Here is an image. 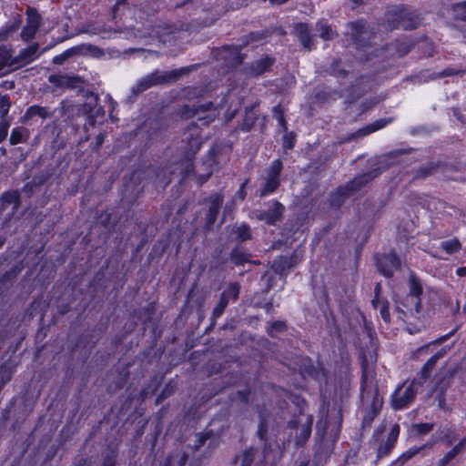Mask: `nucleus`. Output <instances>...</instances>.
<instances>
[{"instance_id": "56", "label": "nucleus", "mask_w": 466, "mask_h": 466, "mask_svg": "<svg viewBox=\"0 0 466 466\" xmlns=\"http://www.w3.org/2000/svg\"><path fill=\"white\" fill-rule=\"evenodd\" d=\"M11 102L7 95L0 96V115L1 117H5L10 109Z\"/></svg>"}, {"instance_id": "21", "label": "nucleus", "mask_w": 466, "mask_h": 466, "mask_svg": "<svg viewBox=\"0 0 466 466\" xmlns=\"http://www.w3.org/2000/svg\"><path fill=\"white\" fill-rule=\"evenodd\" d=\"M195 124L192 125V127H189V136L187 137V147H186V156L195 157V155L198 152L202 145V138L200 136V131L194 135L193 131L195 130Z\"/></svg>"}, {"instance_id": "55", "label": "nucleus", "mask_w": 466, "mask_h": 466, "mask_svg": "<svg viewBox=\"0 0 466 466\" xmlns=\"http://www.w3.org/2000/svg\"><path fill=\"white\" fill-rule=\"evenodd\" d=\"M433 426V423H416L412 425V429L417 434L423 435L431 431Z\"/></svg>"}, {"instance_id": "6", "label": "nucleus", "mask_w": 466, "mask_h": 466, "mask_svg": "<svg viewBox=\"0 0 466 466\" xmlns=\"http://www.w3.org/2000/svg\"><path fill=\"white\" fill-rule=\"evenodd\" d=\"M313 416H297L290 420L287 427L289 430L295 431V445L302 447L309 439L312 431Z\"/></svg>"}, {"instance_id": "62", "label": "nucleus", "mask_w": 466, "mask_h": 466, "mask_svg": "<svg viewBox=\"0 0 466 466\" xmlns=\"http://www.w3.org/2000/svg\"><path fill=\"white\" fill-rule=\"evenodd\" d=\"M223 147L219 145H215L211 147L208 150V157L213 163H216V157L221 153Z\"/></svg>"}, {"instance_id": "43", "label": "nucleus", "mask_w": 466, "mask_h": 466, "mask_svg": "<svg viewBox=\"0 0 466 466\" xmlns=\"http://www.w3.org/2000/svg\"><path fill=\"white\" fill-rule=\"evenodd\" d=\"M317 30L319 33V37L326 41L331 40L337 35L336 32L331 29V27L328 25L327 22H318Z\"/></svg>"}, {"instance_id": "36", "label": "nucleus", "mask_w": 466, "mask_h": 466, "mask_svg": "<svg viewBox=\"0 0 466 466\" xmlns=\"http://www.w3.org/2000/svg\"><path fill=\"white\" fill-rule=\"evenodd\" d=\"M249 258L250 254L239 248H235L230 252V260L236 266H240L245 263L251 262Z\"/></svg>"}, {"instance_id": "4", "label": "nucleus", "mask_w": 466, "mask_h": 466, "mask_svg": "<svg viewBox=\"0 0 466 466\" xmlns=\"http://www.w3.org/2000/svg\"><path fill=\"white\" fill-rule=\"evenodd\" d=\"M386 22L390 30H412L420 25V18L414 9L401 5L387 12Z\"/></svg>"}, {"instance_id": "37", "label": "nucleus", "mask_w": 466, "mask_h": 466, "mask_svg": "<svg viewBox=\"0 0 466 466\" xmlns=\"http://www.w3.org/2000/svg\"><path fill=\"white\" fill-rule=\"evenodd\" d=\"M177 384L175 381V380H170L167 382L163 390L160 391V393L157 395L155 404L159 405L162 403L166 399L172 396L176 390H177Z\"/></svg>"}, {"instance_id": "22", "label": "nucleus", "mask_w": 466, "mask_h": 466, "mask_svg": "<svg viewBox=\"0 0 466 466\" xmlns=\"http://www.w3.org/2000/svg\"><path fill=\"white\" fill-rule=\"evenodd\" d=\"M275 62V59L272 57H269L268 56H263L259 58L258 60L253 62L249 67L248 71L251 75L254 76H260L264 74L265 72H268L270 70L271 66H273Z\"/></svg>"}, {"instance_id": "17", "label": "nucleus", "mask_w": 466, "mask_h": 466, "mask_svg": "<svg viewBox=\"0 0 466 466\" xmlns=\"http://www.w3.org/2000/svg\"><path fill=\"white\" fill-rule=\"evenodd\" d=\"M258 456V449L249 447L232 459L234 466H251Z\"/></svg>"}, {"instance_id": "39", "label": "nucleus", "mask_w": 466, "mask_h": 466, "mask_svg": "<svg viewBox=\"0 0 466 466\" xmlns=\"http://www.w3.org/2000/svg\"><path fill=\"white\" fill-rule=\"evenodd\" d=\"M439 167H440L439 163H434V162L427 163L426 165L420 167L416 170L414 178L415 179L425 178L429 176H431L437 171Z\"/></svg>"}, {"instance_id": "13", "label": "nucleus", "mask_w": 466, "mask_h": 466, "mask_svg": "<svg viewBox=\"0 0 466 466\" xmlns=\"http://www.w3.org/2000/svg\"><path fill=\"white\" fill-rule=\"evenodd\" d=\"M21 195L20 191L6 190L0 195V213H3L9 206H13V212H15L21 206Z\"/></svg>"}, {"instance_id": "15", "label": "nucleus", "mask_w": 466, "mask_h": 466, "mask_svg": "<svg viewBox=\"0 0 466 466\" xmlns=\"http://www.w3.org/2000/svg\"><path fill=\"white\" fill-rule=\"evenodd\" d=\"M223 201L224 196L221 193H216L209 197L208 214L206 218V231L208 230V228L213 225L216 221Z\"/></svg>"}, {"instance_id": "61", "label": "nucleus", "mask_w": 466, "mask_h": 466, "mask_svg": "<svg viewBox=\"0 0 466 466\" xmlns=\"http://www.w3.org/2000/svg\"><path fill=\"white\" fill-rule=\"evenodd\" d=\"M380 314L381 319L386 323H390V310H389V302L387 300H382V305L380 309Z\"/></svg>"}, {"instance_id": "40", "label": "nucleus", "mask_w": 466, "mask_h": 466, "mask_svg": "<svg viewBox=\"0 0 466 466\" xmlns=\"http://www.w3.org/2000/svg\"><path fill=\"white\" fill-rule=\"evenodd\" d=\"M39 23H40V16L38 14H35V25H25L21 31V38L26 42L32 40L35 37L36 31L39 27Z\"/></svg>"}, {"instance_id": "47", "label": "nucleus", "mask_w": 466, "mask_h": 466, "mask_svg": "<svg viewBox=\"0 0 466 466\" xmlns=\"http://www.w3.org/2000/svg\"><path fill=\"white\" fill-rule=\"evenodd\" d=\"M329 425V421L328 420V416L324 419H320L317 422L316 426V437L319 439L320 442L325 440V436L327 434V430Z\"/></svg>"}, {"instance_id": "45", "label": "nucleus", "mask_w": 466, "mask_h": 466, "mask_svg": "<svg viewBox=\"0 0 466 466\" xmlns=\"http://www.w3.org/2000/svg\"><path fill=\"white\" fill-rule=\"evenodd\" d=\"M15 64L13 58L12 50L5 46H0V71L7 66Z\"/></svg>"}, {"instance_id": "59", "label": "nucleus", "mask_w": 466, "mask_h": 466, "mask_svg": "<svg viewBox=\"0 0 466 466\" xmlns=\"http://www.w3.org/2000/svg\"><path fill=\"white\" fill-rule=\"evenodd\" d=\"M74 54L73 49L69 48L64 51L62 54L54 56L53 63L56 65L63 64L68 57Z\"/></svg>"}, {"instance_id": "27", "label": "nucleus", "mask_w": 466, "mask_h": 466, "mask_svg": "<svg viewBox=\"0 0 466 466\" xmlns=\"http://www.w3.org/2000/svg\"><path fill=\"white\" fill-rule=\"evenodd\" d=\"M257 105L258 104L256 103L251 106L246 107L243 121L239 126V127L242 131L248 132L254 127V125L258 119V116H257L256 113L254 112V109L257 106Z\"/></svg>"}, {"instance_id": "64", "label": "nucleus", "mask_w": 466, "mask_h": 466, "mask_svg": "<svg viewBox=\"0 0 466 466\" xmlns=\"http://www.w3.org/2000/svg\"><path fill=\"white\" fill-rule=\"evenodd\" d=\"M267 425L264 420H261L258 424L257 435L260 441H266L267 439Z\"/></svg>"}, {"instance_id": "50", "label": "nucleus", "mask_w": 466, "mask_h": 466, "mask_svg": "<svg viewBox=\"0 0 466 466\" xmlns=\"http://www.w3.org/2000/svg\"><path fill=\"white\" fill-rule=\"evenodd\" d=\"M273 117L278 121L279 126L282 127L284 132H287L288 127H287V121L284 116V110L283 108L278 105L273 107Z\"/></svg>"}, {"instance_id": "54", "label": "nucleus", "mask_w": 466, "mask_h": 466, "mask_svg": "<svg viewBox=\"0 0 466 466\" xmlns=\"http://www.w3.org/2000/svg\"><path fill=\"white\" fill-rule=\"evenodd\" d=\"M18 28V24L14 22L6 24L0 29V39L5 40L7 37Z\"/></svg>"}, {"instance_id": "48", "label": "nucleus", "mask_w": 466, "mask_h": 466, "mask_svg": "<svg viewBox=\"0 0 466 466\" xmlns=\"http://www.w3.org/2000/svg\"><path fill=\"white\" fill-rule=\"evenodd\" d=\"M441 247L443 250H445L447 252V254H453V253L458 252L461 249V245L457 238H452V239L442 241L441 243Z\"/></svg>"}, {"instance_id": "9", "label": "nucleus", "mask_w": 466, "mask_h": 466, "mask_svg": "<svg viewBox=\"0 0 466 466\" xmlns=\"http://www.w3.org/2000/svg\"><path fill=\"white\" fill-rule=\"evenodd\" d=\"M272 32L268 29L258 31V32H251L250 34L245 35L242 39V44H240L238 46H232V47H225L223 52L225 54H228L232 56V58L230 59V63L233 65H238L242 63L243 56L240 54V49L246 46H248L251 42H258L263 39L268 38ZM225 58H228V55L224 56Z\"/></svg>"}, {"instance_id": "16", "label": "nucleus", "mask_w": 466, "mask_h": 466, "mask_svg": "<svg viewBox=\"0 0 466 466\" xmlns=\"http://www.w3.org/2000/svg\"><path fill=\"white\" fill-rule=\"evenodd\" d=\"M283 210V205L279 201H275L271 208L261 211L258 215V219L265 221L268 225H274L276 222L281 220Z\"/></svg>"}, {"instance_id": "5", "label": "nucleus", "mask_w": 466, "mask_h": 466, "mask_svg": "<svg viewBox=\"0 0 466 466\" xmlns=\"http://www.w3.org/2000/svg\"><path fill=\"white\" fill-rule=\"evenodd\" d=\"M422 289L420 285L412 280L410 286V292L400 302H396L397 311L401 314L400 318L414 317L420 311V295Z\"/></svg>"}, {"instance_id": "1", "label": "nucleus", "mask_w": 466, "mask_h": 466, "mask_svg": "<svg viewBox=\"0 0 466 466\" xmlns=\"http://www.w3.org/2000/svg\"><path fill=\"white\" fill-rule=\"evenodd\" d=\"M360 400L363 407L362 428L370 427L372 421L382 407V398L378 392L377 383L373 376L363 370L360 382Z\"/></svg>"}, {"instance_id": "44", "label": "nucleus", "mask_w": 466, "mask_h": 466, "mask_svg": "<svg viewBox=\"0 0 466 466\" xmlns=\"http://www.w3.org/2000/svg\"><path fill=\"white\" fill-rule=\"evenodd\" d=\"M161 385V380L156 378L151 379L150 383L141 388L139 396L142 400H146L150 394H154Z\"/></svg>"}, {"instance_id": "25", "label": "nucleus", "mask_w": 466, "mask_h": 466, "mask_svg": "<svg viewBox=\"0 0 466 466\" xmlns=\"http://www.w3.org/2000/svg\"><path fill=\"white\" fill-rule=\"evenodd\" d=\"M38 51V45L32 44L25 48H23L19 55L14 58L15 60V64L18 62H22L24 65H27L34 61L36 58V54Z\"/></svg>"}, {"instance_id": "60", "label": "nucleus", "mask_w": 466, "mask_h": 466, "mask_svg": "<svg viewBox=\"0 0 466 466\" xmlns=\"http://www.w3.org/2000/svg\"><path fill=\"white\" fill-rule=\"evenodd\" d=\"M9 127L10 121L6 119H3L2 121H0V144L6 139L8 136Z\"/></svg>"}, {"instance_id": "24", "label": "nucleus", "mask_w": 466, "mask_h": 466, "mask_svg": "<svg viewBox=\"0 0 466 466\" xmlns=\"http://www.w3.org/2000/svg\"><path fill=\"white\" fill-rule=\"evenodd\" d=\"M297 262L298 258L296 255L291 257L280 256L273 261L272 268L276 272L283 274L286 270L293 268Z\"/></svg>"}, {"instance_id": "42", "label": "nucleus", "mask_w": 466, "mask_h": 466, "mask_svg": "<svg viewBox=\"0 0 466 466\" xmlns=\"http://www.w3.org/2000/svg\"><path fill=\"white\" fill-rule=\"evenodd\" d=\"M392 46L399 56H406L413 48V43L410 39L396 41Z\"/></svg>"}, {"instance_id": "57", "label": "nucleus", "mask_w": 466, "mask_h": 466, "mask_svg": "<svg viewBox=\"0 0 466 466\" xmlns=\"http://www.w3.org/2000/svg\"><path fill=\"white\" fill-rule=\"evenodd\" d=\"M287 329V326L285 324V322L283 321H280V320H277V321H274L271 326H270V329H268V335L270 337H275V334L274 332H282L284 331L285 329Z\"/></svg>"}, {"instance_id": "20", "label": "nucleus", "mask_w": 466, "mask_h": 466, "mask_svg": "<svg viewBox=\"0 0 466 466\" xmlns=\"http://www.w3.org/2000/svg\"><path fill=\"white\" fill-rule=\"evenodd\" d=\"M295 33L301 45L309 51L315 47L314 41L310 35L309 25L305 23H299L294 27Z\"/></svg>"}, {"instance_id": "38", "label": "nucleus", "mask_w": 466, "mask_h": 466, "mask_svg": "<svg viewBox=\"0 0 466 466\" xmlns=\"http://www.w3.org/2000/svg\"><path fill=\"white\" fill-rule=\"evenodd\" d=\"M200 112H204V104H198L197 106L184 105L178 112V115L185 119H189L197 116Z\"/></svg>"}, {"instance_id": "29", "label": "nucleus", "mask_w": 466, "mask_h": 466, "mask_svg": "<svg viewBox=\"0 0 466 466\" xmlns=\"http://www.w3.org/2000/svg\"><path fill=\"white\" fill-rule=\"evenodd\" d=\"M436 363L437 362L431 357L423 365L420 372L413 379V383H418L420 386H422L430 378Z\"/></svg>"}, {"instance_id": "33", "label": "nucleus", "mask_w": 466, "mask_h": 466, "mask_svg": "<svg viewBox=\"0 0 466 466\" xmlns=\"http://www.w3.org/2000/svg\"><path fill=\"white\" fill-rule=\"evenodd\" d=\"M46 182V177H34L32 180L26 182L21 191L25 195L26 198H30L35 191L44 185Z\"/></svg>"}, {"instance_id": "11", "label": "nucleus", "mask_w": 466, "mask_h": 466, "mask_svg": "<svg viewBox=\"0 0 466 466\" xmlns=\"http://www.w3.org/2000/svg\"><path fill=\"white\" fill-rule=\"evenodd\" d=\"M376 266L380 274L386 278H391L394 270L400 268L401 261L398 255L391 251L389 254L377 256Z\"/></svg>"}, {"instance_id": "23", "label": "nucleus", "mask_w": 466, "mask_h": 466, "mask_svg": "<svg viewBox=\"0 0 466 466\" xmlns=\"http://www.w3.org/2000/svg\"><path fill=\"white\" fill-rule=\"evenodd\" d=\"M47 307L48 304L43 299L36 298L34 299L28 305L25 309V314L29 318H34L37 315H40V320L43 321Z\"/></svg>"}, {"instance_id": "49", "label": "nucleus", "mask_w": 466, "mask_h": 466, "mask_svg": "<svg viewBox=\"0 0 466 466\" xmlns=\"http://www.w3.org/2000/svg\"><path fill=\"white\" fill-rule=\"evenodd\" d=\"M342 422V413L341 410L339 409L336 411V415L334 417V424L331 428L330 434L333 437V442H335L339 435Z\"/></svg>"}, {"instance_id": "31", "label": "nucleus", "mask_w": 466, "mask_h": 466, "mask_svg": "<svg viewBox=\"0 0 466 466\" xmlns=\"http://www.w3.org/2000/svg\"><path fill=\"white\" fill-rule=\"evenodd\" d=\"M432 444L431 443H426L420 447H412L409 449L408 451H404L398 459H396L400 464L403 466V464L409 461L410 459L413 458L415 455L421 453L422 455L425 454V451L431 449Z\"/></svg>"}, {"instance_id": "7", "label": "nucleus", "mask_w": 466, "mask_h": 466, "mask_svg": "<svg viewBox=\"0 0 466 466\" xmlns=\"http://www.w3.org/2000/svg\"><path fill=\"white\" fill-rule=\"evenodd\" d=\"M418 383H413V380L400 385L391 395V407L394 410H403L407 408L416 398Z\"/></svg>"}, {"instance_id": "41", "label": "nucleus", "mask_w": 466, "mask_h": 466, "mask_svg": "<svg viewBox=\"0 0 466 466\" xmlns=\"http://www.w3.org/2000/svg\"><path fill=\"white\" fill-rule=\"evenodd\" d=\"M228 302L229 301L228 299H226L222 295L220 296L219 301L212 312L210 326L208 329H206V332L208 331V329H211L215 325L216 319L219 318L223 314L225 309L228 305Z\"/></svg>"}, {"instance_id": "8", "label": "nucleus", "mask_w": 466, "mask_h": 466, "mask_svg": "<svg viewBox=\"0 0 466 466\" xmlns=\"http://www.w3.org/2000/svg\"><path fill=\"white\" fill-rule=\"evenodd\" d=\"M350 29V35L358 46L364 47L368 46L375 35L374 27L370 26L364 19H359L348 24Z\"/></svg>"}, {"instance_id": "63", "label": "nucleus", "mask_w": 466, "mask_h": 466, "mask_svg": "<svg viewBox=\"0 0 466 466\" xmlns=\"http://www.w3.org/2000/svg\"><path fill=\"white\" fill-rule=\"evenodd\" d=\"M459 454V452L454 449V447L449 451L443 457L442 459L441 460V464L442 466H445L447 465L448 463H450L457 455Z\"/></svg>"}, {"instance_id": "32", "label": "nucleus", "mask_w": 466, "mask_h": 466, "mask_svg": "<svg viewBox=\"0 0 466 466\" xmlns=\"http://www.w3.org/2000/svg\"><path fill=\"white\" fill-rule=\"evenodd\" d=\"M23 269L21 264L14 265L0 277V285H12Z\"/></svg>"}, {"instance_id": "46", "label": "nucleus", "mask_w": 466, "mask_h": 466, "mask_svg": "<svg viewBox=\"0 0 466 466\" xmlns=\"http://www.w3.org/2000/svg\"><path fill=\"white\" fill-rule=\"evenodd\" d=\"M118 451L116 448L108 450L103 456L100 466H116Z\"/></svg>"}, {"instance_id": "52", "label": "nucleus", "mask_w": 466, "mask_h": 466, "mask_svg": "<svg viewBox=\"0 0 466 466\" xmlns=\"http://www.w3.org/2000/svg\"><path fill=\"white\" fill-rule=\"evenodd\" d=\"M452 11L456 19L466 21V1L454 4Z\"/></svg>"}, {"instance_id": "18", "label": "nucleus", "mask_w": 466, "mask_h": 466, "mask_svg": "<svg viewBox=\"0 0 466 466\" xmlns=\"http://www.w3.org/2000/svg\"><path fill=\"white\" fill-rule=\"evenodd\" d=\"M391 121H392V118L378 119V120L374 121L373 123H370V124L367 125L366 127L360 128L355 133L351 134L350 137V139H355L358 137H366L377 130H380V129L385 127L387 125L391 123Z\"/></svg>"}, {"instance_id": "58", "label": "nucleus", "mask_w": 466, "mask_h": 466, "mask_svg": "<svg viewBox=\"0 0 466 466\" xmlns=\"http://www.w3.org/2000/svg\"><path fill=\"white\" fill-rule=\"evenodd\" d=\"M340 60H334L330 66L329 73L335 76H344L347 72L339 68Z\"/></svg>"}, {"instance_id": "35", "label": "nucleus", "mask_w": 466, "mask_h": 466, "mask_svg": "<svg viewBox=\"0 0 466 466\" xmlns=\"http://www.w3.org/2000/svg\"><path fill=\"white\" fill-rule=\"evenodd\" d=\"M232 233L236 236V239L239 242L249 240L252 237L251 228L246 223H242L239 226L234 227Z\"/></svg>"}, {"instance_id": "12", "label": "nucleus", "mask_w": 466, "mask_h": 466, "mask_svg": "<svg viewBox=\"0 0 466 466\" xmlns=\"http://www.w3.org/2000/svg\"><path fill=\"white\" fill-rule=\"evenodd\" d=\"M400 431V428L399 424H394L391 427L390 431L388 434L387 440L380 443L377 450V459L386 457L391 452L399 438Z\"/></svg>"}, {"instance_id": "19", "label": "nucleus", "mask_w": 466, "mask_h": 466, "mask_svg": "<svg viewBox=\"0 0 466 466\" xmlns=\"http://www.w3.org/2000/svg\"><path fill=\"white\" fill-rule=\"evenodd\" d=\"M98 224L106 228L109 233H113L116 230V228L119 222V218L116 214L110 211L108 208L103 210L97 216Z\"/></svg>"}, {"instance_id": "51", "label": "nucleus", "mask_w": 466, "mask_h": 466, "mask_svg": "<svg viewBox=\"0 0 466 466\" xmlns=\"http://www.w3.org/2000/svg\"><path fill=\"white\" fill-rule=\"evenodd\" d=\"M239 290L240 285L238 283H230L228 288L226 290H224L221 295L228 299V300L230 299L237 300L238 299Z\"/></svg>"}, {"instance_id": "30", "label": "nucleus", "mask_w": 466, "mask_h": 466, "mask_svg": "<svg viewBox=\"0 0 466 466\" xmlns=\"http://www.w3.org/2000/svg\"><path fill=\"white\" fill-rule=\"evenodd\" d=\"M432 444L431 443H426L420 447H412L409 449L408 451H404L398 459H396L400 464L403 466V464L409 461L410 459L413 458L415 455L421 453L422 455L425 454V451L431 449Z\"/></svg>"}, {"instance_id": "14", "label": "nucleus", "mask_w": 466, "mask_h": 466, "mask_svg": "<svg viewBox=\"0 0 466 466\" xmlns=\"http://www.w3.org/2000/svg\"><path fill=\"white\" fill-rule=\"evenodd\" d=\"M50 116L51 114L48 107L32 105L25 109L24 115L21 116V122L25 125H31V121L35 117L45 120Z\"/></svg>"}, {"instance_id": "34", "label": "nucleus", "mask_w": 466, "mask_h": 466, "mask_svg": "<svg viewBox=\"0 0 466 466\" xmlns=\"http://www.w3.org/2000/svg\"><path fill=\"white\" fill-rule=\"evenodd\" d=\"M194 157L191 156H185L180 159L181 169V180H185L187 177L195 175V165Z\"/></svg>"}, {"instance_id": "3", "label": "nucleus", "mask_w": 466, "mask_h": 466, "mask_svg": "<svg viewBox=\"0 0 466 466\" xmlns=\"http://www.w3.org/2000/svg\"><path fill=\"white\" fill-rule=\"evenodd\" d=\"M377 175L378 173L375 171L367 172L355 177L346 185L339 187L329 195L328 201L329 206L336 208L341 207L349 198L360 191V189L374 179Z\"/></svg>"}, {"instance_id": "28", "label": "nucleus", "mask_w": 466, "mask_h": 466, "mask_svg": "<svg viewBox=\"0 0 466 466\" xmlns=\"http://www.w3.org/2000/svg\"><path fill=\"white\" fill-rule=\"evenodd\" d=\"M17 364L13 362L11 359L5 360L0 365V380H2V383L9 382L15 372L16 371Z\"/></svg>"}, {"instance_id": "10", "label": "nucleus", "mask_w": 466, "mask_h": 466, "mask_svg": "<svg viewBox=\"0 0 466 466\" xmlns=\"http://www.w3.org/2000/svg\"><path fill=\"white\" fill-rule=\"evenodd\" d=\"M283 169V164L280 159L272 161L266 170L265 182L260 186L259 196L261 198L272 194L280 185V174Z\"/></svg>"}, {"instance_id": "2", "label": "nucleus", "mask_w": 466, "mask_h": 466, "mask_svg": "<svg viewBox=\"0 0 466 466\" xmlns=\"http://www.w3.org/2000/svg\"><path fill=\"white\" fill-rule=\"evenodd\" d=\"M189 72V67H180L169 71L154 70L137 80L136 85L132 87L131 93L134 96L145 92L152 86L173 83L177 81L183 75Z\"/></svg>"}, {"instance_id": "53", "label": "nucleus", "mask_w": 466, "mask_h": 466, "mask_svg": "<svg viewBox=\"0 0 466 466\" xmlns=\"http://www.w3.org/2000/svg\"><path fill=\"white\" fill-rule=\"evenodd\" d=\"M219 115L218 108L214 107L213 103H206V124L213 122L215 118Z\"/></svg>"}, {"instance_id": "26", "label": "nucleus", "mask_w": 466, "mask_h": 466, "mask_svg": "<svg viewBox=\"0 0 466 466\" xmlns=\"http://www.w3.org/2000/svg\"><path fill=\"white\" fill-rule=\"evenodd\" d=\"M30 137L29 130L25 127H14L11 131L9 143L12 146L25 143Z\"/></svg>"}]
</instances>
